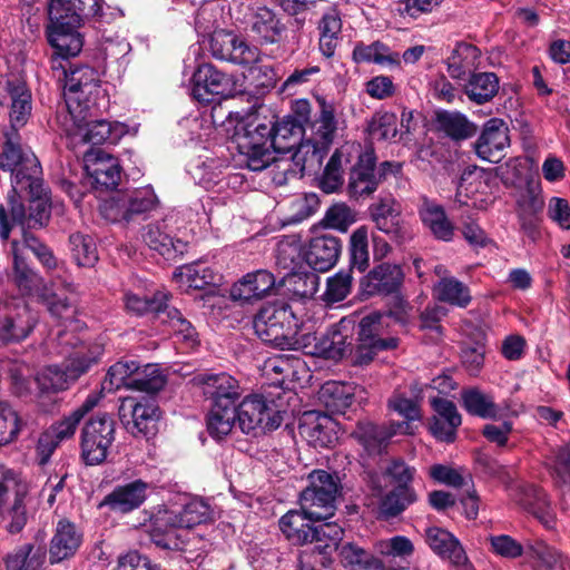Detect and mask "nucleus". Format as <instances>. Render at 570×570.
<instances>
[{
  "label": "nucleus",
  "mask_w": 570,
  "mask_h": 570,
  "mask_svg": "<svg viewBox=\"0 0 570 570\" xmlns=\"http://www.w3.org/2000/svg\"><path fill=\"white\" fill-rule=\"evenodd\" d=\"M56 341L57 353L66 357V364L63 370L52 365L45 367L37 374L35 381L42 394L68 389L70 382L87 372L101 355L100 346L89 347L69 331L59 330Z\"/></svg>",
  "instance_id": "nucleus-1"
},
{
  "label": "nucleus",
  "mask_w": 570,
  "mask_h": 570,
  "mask_svg": "<svg viewBox=\"0 0 570 570\" xmlns=\"http://www.w3.org/2000/svg\"><path fill=\"white\" fill-rule=\"evenodd\" d=\"M326 519H316L301 511L291 510L279 519V528L284 535L294 544H307L305 550L313 551V560H316L322 567L330 563V554L336 550L343 538V528L336 522H323L314 524L316 521Z\"/></svg>",
  "instance_id": "nucleus-2"
},
{
  "label": "nucleus",
  "mask_w": 570,
  "mask_h": 570,
  "mask_svg": "<svg viewBox=\"0 0 570 570\" xmlns=\"http://www.w3.org/2000/svg\"><path fill=\"white\" fill-rule=\"evenodd\" d=\"M249 117L239 111H229L227 119L235 122L233 141L239 154L246 157L247 167L253 171H259L274 161L271 151L274 149L273 128L266 122L249 121Z\"/></svg>",
  "instance_id": "nucleus-3"
},
{
  "label": "nucleus",
  "mask_w": 570,
  "mask_h": 570,
  "mask_svg": "<svg viewBox=\"0 0 570 570\" xmlns=\"http://www.w3.org/2000/svg\"><path fill=\"white\" fill-rule=\"evenodd\" d=\"M7 141L0 154V168L11 173L12 193H33L41 187V166L29 148H22L17 132H7Z\"/></svg>",
  "instance_id": "nucleus-4"
},
{
  "label": "nucleus",
  "mask_w": 570,
  "mask_h": 570,
  "mask_svg": "<svg viewBox=\"0 0 570 570\" xmlns=\"http://www.w3.org/2000/svg\"><path fill=\"white\" fill-rule=\"evenodd\" d=\"M317 102L320 114L315 121L314 137L312 140L301 144L293 156L297 165L302 161V170H311L321 165L338 130L334 102L327 101L323 97H318Z\"/></svg>",
  "instance_id": "nucleus-5"
},
{
  "label": "nucleus",
  "mask_w": 570,
  "mask_h": 570,
  "mask_svg": "<svg viewBox=\"0 0 570 570\" xmlns=\"http://www.w3.org/2000/svg\"><path fill=\"white\" fill-rule=\"evenodd\" d=\"M24 191L30 196L29 214L27 215L23 206L18 202L17 194L10 193L8 195L7 206L0 205V237L6 240L9 238L10 224L9 218L13 225L21 229V234L28 233L26 227L35 228L42 227L49 219V197L48 193L41 180V187L37 191L27 188Z\"/></svg>",
  "instance_id": "nucleus-6"
},
{
  "label": "nucleus",
  "mask_w": 570,
  "mask_h": 570,
  "mask_svg": "<svg viewBox=\"0 0 570 570\" xmlns=\"http://www.w3.org/2000/svg\"><path fill=\"white\" fill-rule=\"evenodd\" d=\"M160 206V200L151 186L117 194L99 205L101 216L111 223H130L146 219Z\"/></svg>",
  "instance_id": "nucleus-7"
},
{
  "label": "nucleus",
  "mask_w": 570,
  "mask_h": 570,
  "mask_svg": "<svg viewBox=\"0 0 570 570\" xmlns=\"http://www.w3.org/2000/svg\"><path fill=\"white\" fill-rule=\"evenodd\" d=\"M295 323L296 318L289 306L277 302L261 307L253 320V327L262 342L285 350L296 343Z\"/></svg>",
  "instance_id": "nucleus-8"
},
{
  "label": "nucleus",
  "mask_w": 570,
  "mask_h": 570,
  "mask_svg": "<svg viewBox=\"0 0 570 570\" xmlns=\"http://www.w3.org/2000/svg\"><path fill=\"white\" fill-rule=\"evenodd\" d=\"M308 483L299 497L301 509L311 518H332L341 490L338 476L325 470H314L308 474Z\"/></svg>",
  "instance_id": "nucleus-9"
},
{
  "label": "nucleus",
  "mask_w": 570,
  "mask_h": 570,
  "mask_svg": "<svg viewBox=\"0 0 570 570\" xmlns=\"http://www.w3.org/2000/svg\"><path fill=\"white\" fill-rule=\"evenodd\" d=\"M59 67L66 75L65 100L69 116L82 120L83 111L89 110L92 102L105 100L97 73L89 67H79L68 75L62 63Z\"/></svg>",
  "instance_id": "nucleus-10"
},
{
  "label": "nucleus",
  "mask_w": 570,
  "mask_h": 570,
  "mask_svg": "<svg viewBox=\"0 0 570 570\" xmlns=\"http://www.w3.org/2000/svg\"><path fill=\"white\" fill-rule=\"evenodd\" d=\"M38 323V315L20 297L0 299V340L18 343L26 340Z\"/></svg>",
  "instance_id": "nucleus-11"
},
{
  "label": "nucleus",
  "mask_w": 570,
  "mask_h": 570,
  "mask_svg": "<svg viewBox=\"0 0 570 570\" xmlns=\"http://www.w3.org/2000/svg\"><path fill=\"white\" fill-rule=\"evenodd\" d=\"M99 107L100 102H92V107L83 111L82 120L70 117L72 127L68 129V135L73 139L91 145L118 142L128 132L127 125L105 119L94 120L92 117Z\"/></svg>",
  "instance_id": "nucleus-12"
},
{
  "label": "nucleus",
  "mask_w": 570,
  "mask_h": 570,
  "mask_svg": "<svg viewBox=\"0 0 570 570\" xmlns=\"http://www.w3.org/2000/svg\"><path fill=\"white\" fill-rule=\"evenodd\" d=\"M115 440V423L108 414L91 417L81 431V456L86 464L104 462Z\"/></svg>",
  "instance_id": "nucleus-13"
},
{
  "label": "nucleus",
  "mask_w": 570,
  "mask_h": 570,
  "mask_svg": "<svg viewBox=\"0 0 570 570\" xmlns=\"http://www.w3.org/2000/svg\"><path fill=\"white\" fill-rule=\"evenodd\" d=\"M118 413L121 423L131 434L149 436L156 433L160 412L154 401L126 397L121 401Z\"/></svg>",
  "instance_id": "nucleus-14"
},
{
  "label": "nucleus",
  "mask_w": 570,
  "mask_h": 570,
  "mask_svg": "<svg viewBox=\"0 0 570 570\" xmlns=\"http://www.w3.org/2000/svg\"><path fill=\"white\" fill-rule=\"evenodd\" d=\"M209 48L212 55L219 60L244 66L259 61V49L230 31H215Z\"/></svg>",
  "instance_id": "nucleus-15"
},
{
  "label": "nucleus",
  "mask_w": 570,
  "mask_h": 570,
  "mask_svg": "<svg viewBox=\"0 0 570 570\" xmlns=\"http://www.w3.org/2000/svg\"><path fill=\"white\" fill-rule=\"evenodd\" d=\"M49 26H48V41L55 49V53L58 56L53 59V68H58L61 63L60 59H67L69 57L77 56L82 48V39L78 32L80 26H70L69 19L58 16L57 9L53 13H48Z\"/></svg>",
  "instance_id": "nucleus-16"
},
{
  "label": "nucleus",
  "mask_w": 570,
  "mask_h": 570,
  "mask_svg": "<svg viewBox=\"0 0 570 570\" xmlns=\"http://www.w3.org/2000/svg\"><path fill=\"white\" fill-rule=\"evenodd\" d=\"M235 411L239 429L247 434L257 430H274L279 425V419L272 416L273 409L261 395L246 396Z\"/></svg>",
  "instance_id": "nucleus-17"
},
{
  "label": "nucleus",
  "mask_w": 570,
  "mask_h": 570,
  "mask_svg": "<svg viewBox=\"0 0 570 570\" xmlns=\"http://www.w3.org/2000/svg\"><path fill=\"white\" fill-rule=\"evenodd\" d=\"M83 168L96 189H114L121 177V168L117 158L101 149L85 153Z\"/></svg>",
  "instance_id": "nucleus-18"
},
{
  "label": "nucleus",
  "mask_w": 570,
  "mask_h": 570,
  "mask_svg": "<svg viewBox=\"0 0 570 570\" xmlns=\"http://www.w3.org/2000/svg\"><path fill=\"white\" fill-rule=\"evenodd\" d=\"M191 80V95L200 102H212L217 96H228L234 88L233 78L210 63L198 66Z\"/></svg>",
  "instance_id": "nucleus-19"
},
{
  "label": "nucleus",
  "mask_w": 570,
  "mask_h": 570,
  "mask_svg": "<svg viewBox=\"0 0 570 570\" xmlns=\"http://www.w3.org/2000/svg\"><path fill=\"white\" fill-rule=\"evenodd\" d=\"M213 405L235 406L242 395L239 382L228 373H199L193 379Z\"/></svg>",
  "instance_id": "nucleus-20"
},
{
  "label": "nucleus",
  "mask_w": 570,
  "mask_h": 570,
  "mask_svg": "<svg viewBox=\"0 0 570 570\" xmlns=\"http://www.w3.org/2000/svg\"><path fill=\"white\" fill-rule=\"evenodd\" d=\"M376 157L372 147L360 154L357 163L348 177L347 190L351 197L360 198L372 195L380 185L375 173Z\"/></svg>",
  "instance_id": "nucleus-21"
},
{
  "label": "nucleus",
  "mask_w": 570,
  "mask_h": 570,
  "mask_svg": "<svg viewBox=\"0 0 570 570\" xmlns=\"http://www.w3.org/2000/svg\"><path fill=\"white\" fill-rule=\"evenodd\" d=\"M352 322L341 320L334 324L325 334L320 336L318 343L314 345L312 355L322 356L328 360H341L350 351L353 343Z\"/></svg>",
  "instance_id": "nucleus-22"
},
{
  "label": "nucleus",
  "mask_w": 570,
  "mask_h": 570,
  "mask_svg": "<svg viewBox=\"0 0 570 570\" xmlns=\"http://www.w3.org/2000/svg\"><path fill=\"white\" fill-rule=\"evenodd\" d=\"M149 484L140 479L117 485L99 503L118 513H128L138 509L147 498Z\"/></svg>",
  "instance_id": "nucleus-23"
},
{
  "label": "nucleus",
  "mask_w": 570,
  "mask_h": 570,
  "mask_svg": "<svg viewBox=\"0 0 570 570\" xmlns=\"http://www.w3.org/2000/svg\"><path fill=\"white\" fill-rule=\"evenodd\" d=\"M510 144L507 124L499 118L489 119L475 144L476 154L484 160L497 163L501 153Z\"/></svg>",
  "instance_id": "nucleus-24"
},
{
  "label": "nucleus",
  "mask_w": 570,
  "mask_h": 570,
  "mask_svg": "<svg viewBox=\"0 0 570 570\" xmlns=\"http://www.w3.org/2000/svg\"><path fill=\"white\" fill-rule=\"evenodd\" d=\"M83 540L81 530L71 521L60 519L49 547V560L58 563L76 554Z\"/></svg>",
  "instance_id": "nucleus-25"
},
{
  "label": "nucleus",
  "mask_w": 570,
  "mask_h": 570,
  "mask_svg": "<svg viewBox=\"0 0 570 570\" xmlns=\"http://www.w3.org/2000/svg\"><path fill=\"white\" fill-rule=\"evenodd\" d=\"M341 250L342 245L337 237H314L304 249V261L314 271L324 273L337 263Z\"/></svg>",
  "instance_id": "nucleus-26"
},
{
  "label": "nucleus",
  "mask_w": 570,
  "mask_h": 570,
  "mask_svg": "<svg viewBox=\"0 0 570 570\" xmlns=\"http://www.w3.org/2000/svg\"><path fill=\"white\" fill-rule=\"evenodd\" d=\"M275 285V277L265 269L247 273L230 288V298L235 302L252 303L264 298Z\"/></svg>",
  "instance_id": "nucleus-27"
},
{
  "label": "nucleus",
  "mask_w": 570,
  "mask_h": 570,
  "mask_svg": "<svg viewBox=\"0 0 570 570\" xmlns=\"http://www.w3.org/2000/svg\"><path fill=\"white\" fill-rule=\"evenodd\" d=\"M417 212L423 225L436 239L442 242L453 240L455 225L448 217L441 204L426 196H422Z\"/></svg>",
  "instance_id": "nucleus-28"
},
{
  "label": "nucleus",
  "mask_w": 570,
  "mask_h": 570,
  "mask_svg": "<svg viewBox=\"0 0 570 570\" xmlns=\"http://www.w3.org/2000/svg\"><path fill=\"white\" fill-rule=\"evenodd\" d=\"M104 4V0H51L48 13L57 9L58 16L69 19L70 26H81L91 19H102Z\"/></svg>",
  "instance_id": "nucleus-29"
},
{
  "label": "nucleus",
  "mask_w": 570,
  "mask_h": 570,
  "mask_svg": "<svg viewBox=\"0 0 570 570\" xmlns=\"http://www.w3.org/2000/svg\"><path fill=\"white\" fill-rule=\"evenodd\" d=\"M249 31L258 45H274L282 40L286 26L273 10L261 7L252 14Z\"/></svg>",
  "instance_id": "nucleus-30"
},
{
  "label": "nucleus",
  "mask_w": 570,
  "mask_h": 570,
  "mask_svg": "<svg viewBox=\"0 0 570 570\" xmlns=\"http://www.w3.org/2000/svg\"><path fill=\"white\" fill-rule=\"evenodd\" d=\"M165 220L149 223L141 229L142 242L153 250L159 253L167 259H174L187 250V243L174 239L166 232Z\"/></svg>",
  "instance_id": "nucleus-31"
},
{
  "label": "nucleus",
  "mask_w": 570,
  "mask_h": 570,
  "mask_svg": "<svg viewBox=\"0 0 570 570\" xmlns=\"http://www.w3.org/2000/svg\"><path fill=\"white\" fill-rule=\"evenodd\" d=\"M407 423L392 425L391 429L376 425L370 421L358 422L353 432L355 439L368 453H380L387 440L396 433H412Z\"/></svg>",
  "instance_id": "nucleus-32"
},
{
  "label": "nucleus",
  "mask_w": 570,
  "mask_h": 570,
  "mask_svg": "<svg viewBox=\"0 0 570 570\" xmlns=\"http://www.w3.org/2000/svg\"><path fill=\"white\" fill-rule=\"evenodd\" d=\"M514 499L518 504L532 513L546 529L554 528L556 515L544 491L534 485L519 487Z\"/></svg>",
  "instance_id": "nucleus-33"
},
{
  "label": "nucleus",
  "mask_w": 570,
  "mask_h": 570,
  "mask_svg": "<svg viewBox=\"0 0 570 570\" xmlns=\"http://www.w3.org/2000/svg\"><path fill=\"white\" fill-rule=\"evenodd\" d=\"M392 313L372 312L362 317L358 324V341L366 342L376 348L391 350L396 347L397 340L394 337L382 338L381 335L390 325Z\"/></svg>",
  "instance_id": "nucleus-34"
},
{
  "label": "nucleus",
  "mask_w": 570,
  "mask_h": 570,
  "mask_svg": "<svg viewBox=\"0 0 570 570\" xmlns=\"http://www.w3.org/2000/svg\"><path fill=\"white\" fill-rule=\"evenodd\" d=\"M375 552L383 558L386 570H401L407 567L414 552L412 541L404 535L382 539L374 544Z\"/></svg>",
  "instance_id": "nucleus-35"
},
{
  "label": "nucleus",
  "mask_w": 570,
  "mask_h": 570,
  "mask_svg": "<svg viewBox=\"0 0 570 570\" xmlns=\"http://www.w3.org/2000/svg\"><path fill=\"white\" fill-rule=\"evenodd\" d=\"M425 541L436 554L448 559L454 566L460 567L466 563V556L462 546L448 530L430 527L425 530Z\"/></svg>",
  "instance_id": "nucleus-36"
},
{
  "label": "nucleus",
  "mask_w": 570,
  "mask_h": 570,
  "mask_svg": "<svg viewBox=\"0 0 570 570\" xmlns=\"http://www.w3.org/2000/svg\"><path fill=\"white\" fill-rule=\"evenodd\" d=\"M7 91L10 98V124L17 131L27 124L31 115V92L20 79L8 80Z\"/></svg>",
  "instance_id": "nucleus-37"
},
{
  "label": "nucleus",
  "mask_w": 570,
  "mask_h": 570,
  "mask_svg": "<svg viewBox=\"0 0 570 570\" xmlns=\"http://www.w3.org/2000/svg\"><path fill=\"white\" fill-rule=\"evenodd\" d=\"M352 58L356 63H375L384 67L399 66L401 62L400 55L381 41L356 43Z\"/></svg>",
  "instance_id": "nucleus-38"
},
{
  "label": "nucleus",
  "mask_w": 570,
  "mask_h": 570,
  "mask_svg": "<svg viewBox=\"0 0 570 570\" xmlns=\"http://www.w3.org/2000/svg\"><path fill=\"white\" fill-rule=\"evenodd\" d=\"M403 272L399 265L383 263L374 267L367 275V287L371 294H391L396 292L403 282Z\"/></svg>",
  "instance_id": "nucleus-39"
},
{
  "label": "nucleus",
  "mask_w": 570,
  "mask_h": 570,
  "mask_svg": "<svg viewBox=\"0 0 570 570\" xmlns=\"http://www.w3.org/2000/svg\"><path fill=\"white\" fill-rule=\"evenodd\" d=\"M527 549L537 570H570L568 558L542 540L529 542Z\"/></svg>",
  "instance_id": "nucleus-40"
},
{
  "label": "nucleus",
  "mask_w": 570,
  "mask_h": 570,
  "mask_svg": "<svg viewBox=\"0 0 570 570\" xmlns=\"http://www.w3.org/2000/svg\"><path fill=\"white\" fill-rule=\"evenodd\" d=\"M304 432L316 446H331L336 441V423L326 414H305Z\"/></svg>",
  "instance_id": "nucleus-41"
},
{
  "label": "nucleus",
  "mask_w": 570,
  "mask_h": 570,
  "mask_svg": "<svg viewBox=\"0 0 570 570\" xmlns=\"http://www.w3.org/2000/svg\"><path fill=\"white\" fill-rule=\"evenodd\" d=\"M159 321L167 324L176 340L184 343L187 347L191 348L198 344V333L196 328L176 307H170L166 304L159 316Z\"/></svg>",
  "instance_id": "nucleus-42"
},
{
  "label": "nucleus",
  "mask_w": 570,
  "mask_h": 570,
  "mask_svg": "<svg viewBox=\"0 0 570 570\" xmlns=\"http://www.w3.org/2000/svg\"><path fill=\"white\" fill-rule=\"evenodd\" d=\"M461 396L464 409L472 415L491 420H497L502 415L501 409L495 404L493 396L479 389L464 390Z\"/></svg>",
  "instance_id": "nucleus-43"
},
{
  "label": "nucleus",
  "mask_w": 570,
  "mask_h": 570,
  "mask_svg": "<svg viewBox=\"0 0 570 570\" xmlns=\"http://www.w3.org/2000/svg\"><path fill=\"white\" fill-rule=\"evenodd\" d=\"M499 91V78L493 72L472 73L464 86L468 98L483 105L490 101Z\"/></svg>",
  "instance_id": "nucleus-44"
},
{
  "label": "nucleus",
  "mask_w": 570,
  "mask_h": 570,
  "mask_svg": "<svg viewBox=\"0 0 570 570\" xmlns=\"http://www.w3.org/2000/svg\"><path fill=\"white\" fill-rule=\"evenodd\" d=\"M480 56L479 49L469 43H459L446 60L448 72L451 78L464 80L475 68Z\"/></svg>",
  "instance_id": "nucleus-45"
},
{
  "label": "nucleus",
  "mask_w": 570,
  "mask_h": 570,
  "mask_svg": "<svg viewBox=\"0 0 570 570\" xmlns=\"http://www.w3.org/2000/svg\"><path fill=\"white\" fill-rule=\"evenodd\" d=\"M350 163L345 148H338L328 159L318 178V187L326 194L337 191L344 183V167Z\"/></svg>",
  "instance_id": "nucleus-46"
},
{
  "label": "nucleus",
  "mask_w": 570,
  "mask_h": 570,
  "mask_svg": "<svg viewBox=\"0 0 570 570\" xmlns=\"http://www.w3.org/2000/svg\"><path fill=\"white\" fill-rule=\"evenodd\" d=\"M354 389L351 384L330 381L322 385L320 400L332 412L344 413L354 399Z\"/></svg>",
  "instance_id": "nucleus-47"
},
{
  "label": "nucleus",
  "mask_w": 570,
  "mask_h": 570,
  "mask_svg": "<svg viewBox=\"0 0 570 570\" xmlns=\"http://www.w3.org/2000/svg\"><path fill=\"white\" fill-rule=\"evenodd\" d=\"M210 518V507L205 501L195 499L185 504L179 514L173 515V513H169L167 522L171 528L189 529L207 522Z\"/></svg>",
  "instance_id": "nucleus-48"
},
{
  "label": "nucleus",
  "mask_w": 570,
  "mask_h": 570,
  "mask_svg": "<svg viewBox=\"0 0 570 570\" xmlns=\"http://www.w3.org/2000/svg\"><path fill=\"white\" fill-rule=\"evenodd\" d=\"M46 560L42 547L23 544L10 553L6 560V570H41Z\"/></svg>",
  "instance_id": "nucleus-49"
},
{
  "label": "nucleus",
  "mask_w": 570,
  "mask_h": 570,
  "mask_svg": "<svg viewBox=\"0 0 570 570\" xmlns=\"http://www.w3.org/2000/svg\"><path fill=\"white\" fill-rule=\"evenodd\" d=\"M272 130V144L278 151L291 150L301 139L303 127L293 117L286 116L277 122L269 121Z\"/></svg>",
  "instance_id": "nucleus-50"
},
{
  "label": "nucleus",
  "mask_w": 570,
  "mask_h": 570,
  "mask_svg": "<svg viewBox=\"0 0 570 570\" xmlns=\"http://www.w3.org/2000/svg\"><path fill=\"white\" fill-rule=\"evenodd\" d=\"M342 561L350 570H386L384 561L354 543H345L340 550Z\"/></svg>",
  "instance_id": "nucleus-51"
},
{
  "label": "nucleus",
  "mask_w": 570,
  "mask_h": 570,
  "mask_svg": "<svg viewBox=\"0 0 570 570\" xmlns=\"http://www.w3.org/2000/svg\"><path fill=\"white\" fill-rule=\"evenodd\" d=\"M368 227L360 226L350 236L348 254L351 271L363 273L370 266Z\"/></svg>",
  "instance_id": "nucleus-52"
},
{
  "label": "nucleus",
  "mask_w": 570,
  "mask_h": 570,
  "mask_svg": "<svg viewBox=\"0 0 570 570\" xmlns=\"http://www.w3.org/2000/svg\"><path fill=\"white\" fill-rule=\"evenodd\" d=\"M434 296L459 307H465L471 301L469 288L454 277L442 278L434 286Z\"/></svg>",
  "instance_id": "nucleus-53"
},
{
  "label": "nucleus",
  "mask_w": 570,
  "mask_h": 570,
  "mask_svg": "<svg viewBox=\"0 0 570 570\" xmlns=\"http://www.w3.org/2000/svg\"><path fill=\"white\" fill-rule=\"evenodd\" d=\"M11 252L13 255L14 282L21 291L31 293L40 284V277L24 263V249L19 242L13 240L11 243Z\"/></svg>",
  "instance_id": "nucleus-54"
},
{
  "label": "nucleus",
  "mask_w": 570,
  "mask_h": 570,
  "mask_svg": "<svg viewBox=\"0 0 570 570\" xmlns=\"http://www.w3.org/2000/svg\"><path fill=\"white\" fill-rule=\"evenodd\" d=\"M235 422V406L213 405L207 420V431L212 438L222 440L230 433Z\"/></svg>",
  "instance_id": "nucleus-55"
},
{
  "label": "nucleus",
  "mask_w": 570,
  "mask_h": 570,
  "mask_svg": "<svg viewBox=\"0 0 570 570\" xmlns=\"http://www.w3.org/2000/svg\"><path fill=\"white\" fill-rule=\"evenodd\" d=\"M168 298L169 295L164 292H157L151 298L147 296H140L135 293H126L125 305L129 312L136 315L155 313L159 317L168 302Z\"/></svg>",
  "instance_id": "nucleus-56"
},
{
  "label": "nucleus",
  "mask_w": 570,
  "mask_h": 570,
  "mask_svg": "<svg viewBox=\"0 0 570 570\" xmlns=\"http://www.w3.org/2000/svg\"><path fill=\"white\" fill-rule=\"evenodd\" d=\"M69 246L72 258L79 266L91 267L98 261L97 246L90 235L82 233L71 234Z\"/></svg>",
  "instance_id": "nucleus-57"
},
{
  "label": "nucleus",
  "mask_w": 570,
  "mask_h": 570,
  "mask_svg": "<svg viewBox=\"0 0 570 570\" xmlns=\"http://www.w3.org/2000/svg\"><path fill=\"white\" fill-rule=\"evenodd\" d=\"M137 363L134 361H120L111 365L102 382L104 390L111 392L121 387L134 390V372Z\"/></svg>",
  "instance_id": "nucleus-58"
},
{
  "label": "nucleus",
  "mask_w": 570,
  "mask_h": 570,
  "mask_svg": "<svg viewBox=\"0 0 570 570\" xmlns=\"http://www.w3.org/2000/svg\"><path fill=\"white\" fill-rule=\"evenodd\" d=\"M416 501V494L410 487H396L387 493L380 504V511L386 518H393L403 512Z\"/></svg>",
  "instance_id": "nucleus-59"
},
{
  "label": "nucleus",
  "mask_w": 570,
  "mask_h": 570,
  "mask_svg": "<svg viewBox=\"0 0 570 570\" xmlns=\"http://www.w3.org/2000/svg\"><path fill=\"white\" fill-rule=\"evenodd\" d=\"M436 120L440 129L453 139L469 138L475 131L474 126L466 117L459 112H439Z\"/></svg>",
  "instance_id": "nucleus-60"
},
{
  "label": "nucleus",
  "mask_w": 570,
  "mask_h": 570,
  "mask_svg": "<svg viewBox=\"0 0 570 570\" xmlns=\"http://www.w3.org/2000/svg\"><path fill=\"white\" fill-rule=\"evenodd\" d=\"M195 178L206 189H215L222 191L225 186L242 181V177L238 174L229 175L225 177L222 170H216L215 161L204 163L202 167H198L195 173Z\"/></svg>",
  "instance_id": "nucleus-61"
},
{
  "label": "nucleus",
  "mask_w": 570,
  "mask_h": 570,
  "mask_svg": "<svg viewBox=\"0 0 570 570\" xmlns=\"http://www.w3.org/2000/svg\"><path fill=\"white\" fill-rule=\"evenodd\" d=\"M134 390L155 393L165 385V376L157 364H146L139 366L134 372Z\"/></svg>",
  "instance_id": "nucleus-62"
},
{
  "label": "nucleus",
  "mask_w": 570,
  "mask_h": 570,
  "mask_svg": "<svg viewBox=\"0 0 570 570\" xmlns=\"http://www.w3.org/2000/svg\"><path fill=\"white\" fill-rule=\"evenodd\" d=\"M304 259V250L301 245L294 240H282L277 246L276 261L277 265L293 274L299 271L302 261Z\"/></svg>",
  "instance_id": "nucleus-63"
},
{
  "label": "nucleus",
  "mask_w": 570,
  "mask_h": 570,
  "mask_svg": "<svg viewBox=\"0 0 570 570\" xmlns=\"http://www.w3.org/2000/svg\"><path fill=\"white\" fill-rule=\"evenodd\" d=\"M92 405V403L87 401L82 406L72 411L59 422L52 424L48 431L60 442L70 439L75 434L80 421Z\"/></svg>",
  "instance_id": "nucleus-64"
}]
</instances>
